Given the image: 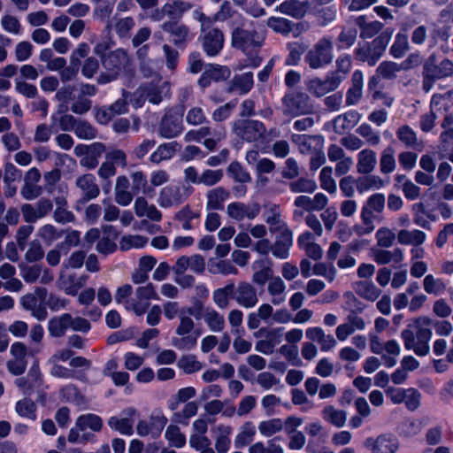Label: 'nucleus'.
<instances>
[{
	"instance_id": "a18cd8bd",
	"label": "nucleus",
	"mask_w": 453,
	"mask_h": 453,
	"mask_svg": "<svg viewBox=\"0 0 453 453\" xmlns=\"http://www.w3.org/2000/svg\"><path fill=\"white\" fill-rule=\"evenodd\" d=\"M230 296L234 297V283H229L224 288H217L212 293L215 305L219 309H226L229 305Z\"/></svg>"
},
{
	"instance_id": "2f4dec72",
	"label": "nucleus",
	"mask_w": 453,
	"mask_h": 453,
	"mask_svg": "<svg viewBox=\"0 0 453 453\" xmlns=\"http://www.w3.org/2000/svg\"><path fill=\"white\" fill-rule=\"evenodd\" d=\"M125 417L119 418L116 416L111 417L108 420V425L111 429L119 431L122 434L131 435L133 434L132 417L135 414V410L128 409L123 411Z\"/></svg>"
},
{
	"instance_id": "680f3d73",
	"label": "nucleus",
	"mask_w": 453,
	"mask_h": 453,
	"mask_svg": "<svg viewBox=\"0 0 453 453\" xmlns=\"http://www.w3.org/2000/svg\"><path fill=\"white\" fill-rule=\"evenodd\" d=\"M401 64L392 61H384L380 63L377 68V73L383 79L392 80L402 71Z\"/></svg>"
},
{
	"instance_id": "37998d69",
	"label": "nucleus",
	"mask_w": 453,
	"mask_h": 453,
	"mask_svg": "<svg viewBox=\"0 0 453 453\" xmlns=\"http://www.w3.org/2000/svg\"><path fill=\"white\" fill-rule=\"evenodd\" d=\"M75 425L80 431H85L87 428H89L94 432H100L103 426V420L99 416L89 413L78 417Z\"/></svg>"
},
{
	"instance_id": "f03ea898",
	"label": "nucleus",
	"mask_w": 453,
	"mask_h": 453,
	"mask_svg": "<svg viewBox=\"0 0 453 453\" xmlns=\"http://www.w3.org/2000/svg\"><path fill=\"white\" fill-rule=\"evenodd\" d=\"M130 61L127 51L122 48L108 52L107 56L103 57L101 60L104 72L97 77V82L105 84L115 81L122 70L130 65Z\"/></svg>"
},
{
	"instance_id": "79ce46f5",
	"label": "nucleus",
	"mask_w": 453,
	"mask_h": 453,
	"mask_svg": "<svg viewBox=\"0 0 453 453\" xmlns=\"http://www.w3.org/2000/svg\"><path fill=\"white\" fill-rule=\"evenodd\" d=\"M232 427L220 425L217 427V436L215 439V449L218 453H227L230 449V434Z\"/></svg>"
},
{
	"instance_id": "9d476101",
	"label": "nucleus",
	"mask_w": 453,
	"mask_h": 453,
	"mask_svg": "<svg viewBox=\"0 0 453 453\" xmlns=\"http://www.w3.org/2000/svg\"><path fill=\"white\" fill-rule=\"evenodd\" d=\"M233 131L241 139L252 142L264 138L266 129L259 120L238 119L233 125Z\"/></svg>"
},
{
	"instance_id": "4be33fe9",
	"label": "nucleus",
	"mask_w": 453,
	"mask_h": 453,
	"mask_svg": "<svg viewBox=\"0 0 453 453\" xmlns=\"http://www.w3.org/2000/svg\"><path fill=\"white\" fill-rule=\"evenodd\" d=\"M291 140L303 155L311 156L324 146V138L321 135L293 134Z\"/></svg>"
},
{
	"instance_id": "9b49d317",
	"label": "nucleus",
	"mask_w": 453,
	"mask_h": 453,
	"mask_svg": "<svg viewBox=\"0 0 453 453\" xmlns=\"http://www.w3.org/2000/svg\"><path fill=\"white\" fill-rule=\"evenodd\" d=\"M284 112L288 115L309 114L313 111L310 97L303 92L286 94L282 98Z\"/></svg>"
},
{
	"instance_id": "052dcab7",
	"label": "nucleus",
	"mask_w": 453,
	"mask_h": 453,
	"mask_svg": "<svg viewBox=\"0 0 453 453\" xmlns=\"http://www.w3.org/2000/svg\"><path fill=\"white\" fill-rule=\"evenodd\" d=\"M289 189L293 193H313L317 188V184L313 180L308 178H298L289 183Z\"/></svg>"
},
{
	"instance_id": "ea45409f",
	"label": "nucleus",
	"mask_w": 453,
	"mask_h": 453,
	"mask_svg": "<svg viewBox=\"0 0 453 453\" xmlns=\"http://www.w3.org/2000/svg\"><path fill=\"white\" fill-rule=\"evenodd\" d=\"M382 52L379 50L377 46L372 42L371 43L359 47L356 50V58L357 60L367 62L370 65H374L381 58Z\"/></svg>"
},
{
	"instance_id": "7c9ffc66",
	"label": "nucleus",
	"mask_w": 453,
	"mask_h": 453,
	"mask_svg": "<svg viewBox=\"0 0 453 453\" xmlns=\"http://www.w3.org/2000/svg\"><path fill=\"white\" fill-rule=\"evenodd\" d=\"M364 76L361 71H355L351 77V87L346 92V104L356 105L363 96Z\"/></svg>"
},
{
	"instance_id": "6ab92c4d",
	"label": "nucleus",
	"mask_w": 453,
	"mask_h": 453,
	"mask_svg": "<svg viewBox=\"0 0 453 453\" xmlns=\"http://www.w3.org/2000/svg\"><path fill=\"white\" fill-rule=\"evenodd\" d=\"M364 445L371 453H395L399 449L397 439L386 434L367 438Z\"/></svg>"
},
{
	"instance_id": "8fccbe9b",
	"label": "nucleus",
	"mask_w": 453,
	"mask_h": 453,
	"mask_svg": "<svg viewBox=\"0 0 453 453\" xmlns=\"http://www.w3.org/2000/svg\"><path fill=\"white\" fill-rule=\"evenodd\" d=\"M403 259V253L400 249L393 250H380L374 253V260L379 265H387L389 263H400Z\"/></svg>"
},
{
	"instance_id": "0eeeda50",
	"label": "nucleus",
	"mask_w": 453,
	"mask_h": 453,
	"mask_svg": "<svg viewBox=\"0 0 453 453\" xmlns=\"http://www.w3.org/2000/svg\"><path fill=\"white\" fill-rule=\"evenodd\" d=\"M47 296L48 291L45 288H36L34 292L21 296L20 304L24 310L30 311L33 317L42 321L48 316L45 307Z\"/></svg>"
},
{
	"instance_id": "f257e3e1",
	"label": "nucleus",
	"mask_w": 453,
	"mask_h": 453,
	"mask_svg": "<svg viewBox=\"0 0 453 453\" xmlns=\"http://www.w3.org/2000/svg\"><path fill=\"white\" fill-rule=\"evenodd\" d=\"M196 315L194 308L181 309L179 313V324L175 329L178 337L172 339V344L180 350H190L197 343L199 333H193L195 322L190 316Z\"/></svg>"
},
{
	"instance_id": "20e7f679",
	"label": "nucleus",
	"mask_w": 453,
	"mask_h": 453,
	"mask_svg": "<svg viewBox=\"0 0 453 453\" xmlns=\"http://www.w3.org/2000/svg\"><path fill=\"white\" fill-rule=\"evenodd\" d=\"M226 137V130L224 127L212 128L210 126H201L198 129H191L184 135L186 142H201L210 151L216 149L219 142Z\"/></svg>"
},
{
	"instance_id": "cd10ccee",
	"label": "nucleus",
	"mask_w": 453,
	"mask_h": 453,
	"mask_svg": "<svg viewBox=\"0 0 453 453\" xmlns=\"http://www.w3.org/2000/svg\"><path fill=\"white\" fill-rule=\"evenodd\" d=\"M15 384L24 394H31L35 388L40 387L42 384L39 366L33 365L27 376L18 378L15 380Z\"/></svg>"
},
{
	"instance_id": "13d9d810",
	"label": "nucleus",
	"mask_w": 453,
	"mask_h": 453,
	"mask_svg": "<svg viewBox=\"0 0 453 453\" xmlns=\"http://www.w3.org/2000/svg\"><path fill=\"white\" fill-rule=\"evenodd\" d=\"M357 29L353 26H346L342 27L338 35V48H349L353 46L357 38Z\"/></svg>"
},
{
	"instance_id": "603ef678",
	"label": "nucleus",
	"mask_w": 453,
	"mask_h": 453,
	"mask_svg": "<svg viewBox=\"0 0 453 453\" xmlns=\"http://www.w3.org/2000/svg\"><path fill=\"white\" fill-rule=\"evenodd\" d=\"M256 434V428L252 422H245L242 427L240 433L236 435L234 443L235 446L240 448L248 445L251 442Z\"/></svg>"
},
{
	"instance_id": "58836bf2",
	"label": "nucleus",
	"mask_w": 453,
	"mask_h": 453,
	"mask_svg": "<svg viewBox=\"0 0 453 453\" xmlns=\"http://www.w3.org/2000/svg\"><path fill=\"white\" fill-rule=\"evenodd\" d=\"M307 4L299 0H287L280 4L278 10L286 15L296 19H302L307 12Z\"/></svg>"
},
{
	"instance_id": "3c124183",
	"label": "nucleus",
	"mask_w": 453,
	"mask_h": 453,
	"mask_svg": "<svg viewBox=\"0 0 453 453\" xmlns=\"http://www.w3.org/2000/svg\"><path fill=\"white\" fill-rule=\"evenodd\" d=\"M284 423L280 418H273L261 421L258 424V431L265 437H270L282 431Z\"/></svg>"
},
{
	"instance_id": "09e8293b",
	"label": "nucleus",
	"mask_w": 453,
	"mask_h": 453,
	"mask_svg": "<svg viewBox=\"0 0 453 453\" xmlns=\"http://www.w3.org/2000/svg\"><path fill=\"white\" fill-rule=\"evenodd\" d=\"M253 73L247 72L235 75L232 81V89H236L241 95L247 94L253 87Z\"/></svg>"
},
{
	"instance_id": "6e6552de",
	"label": "nucleus",
	"mask_w": 453,
	"mask_h": 453,
	"mask_svg": "<svg viewBox=\"0 0 453 453\" xmlns=\"http://www.w3.org/2000/svg\"><path fill=\"white\" fill-rule=\"evenodd\" d=\"M384 207L385 196L382 194H374L367 199L361 211V219L364 226L357 230L358 234H367L374 230L373 220L375 216L373 213H380Z\"/></svg>"
},
{
	"instance_id": "b1692460",
	"label": "nucleus",
	"mask_w": 453,
	"mask_h": 453,
	"mask_svg": "<svg viewBox=\"0 0 453 453\" xmlns=\"http://www.w3.org/2000/svg\"><path fill=\"white\" fill-rule=\"evenodd\" d=\"M397 240L401 244L414 246L411 250L413 259L422 257L423 250L419 247L425 240L422 231L402 229L397 234Z\"/></svg>"
},
{
	"instance_id": "c9c22d12",
	"label": "nucleus",
	"mask_w": 453,
	"mask_h": 453,
	"mask_svg": "<svg viewBox=\"0 0 453 453\" xmlns=\"http://www.w3.org/2000/svg\"><path fill=\"white\" fill-rule=\"evenodd\" d=\"M203 319L212 333H220L226 326L224 316L213 308L207 307L203 313Z\"/></svg>"
},
{
	"instance_id": "bb28decb",
	"label": "nucleus",
	"mask_w": 453,
	"mask_h": 453,
	"mask_svg": "<svg viewBox=\"0 0 453 453\" xmlns=\"http://www.w3.org/2000/svg\"><path fill=\"white\" fill-rule=\"evenodd\" d=\"M162 29L171 35L174 46L180 49L185 47L189 34L188 27L182 24L165 22L162 25Z\"/></svg>"
},
{
	"instance_id": "a878e982",
	"label": "nucleus",
	"mask_w": 453,
	"mask_h": 453,
	"mask_svg": "<svg viewBox=\"0 0 453 453\" xmlns=\"http://www.w3.org/2000/svg\"><path fill=\"white\" fill-rule=\"evenodd\" d=\"M88 279V276L86 274L78 276L76 273H62L59 282L65 294L76 296L78 291L86 285Z\"/></svg>"
},
{
	"instance_id": "0e129e2a",
	"label": "nucleus",
	"mask_w": 453,
	"mask_h": 453,
	"mask_svg": "<svg viewBox=\"0 0 453 453\" xmlns=\"http://www.w3.org/2000/svg\"><path fill=\"white\" fill-rule=\"evenodd\" d=\"M352 65L351 57L348 54L340 55L335 60L336 70L331 72V74H336L341 78V83L346 78L350 71Z\"/></svg>"
},
{
	"instance_id": "7ed1b4c3",
	"label": "nucleus",
	"mask_w": 453,
	"mask_h": 453,
	"mask_svg": "<svg viewBox=\"0 0 453 453\" xmlns=\"http://www.w3.org/2000/svg\"><path fill=\"white\" fill-rule=\"evenodd\" d=\"M265 37L253 28L245 26L234 27L231 32V46L247 56L255 54L264 43Z\"/></svg>"
},
{
	"instance_id": "412c9836",
	"label": "nucleus",
	"mask_w": 453,
	"mask_h": 453,
	"mask_svg": "<svg viewBox=\"0 0 453 453\" xmlns=\"http://www.w3.org/2000/svg\"><path fill=\"white\" fill-rule=\"evenodd\" d=\"M234 299L239 305L247 309L255 307L258 303L256 288L246 281H241L236 288L234 287Z\"/></svg>"
},
{
	"instance_id": "473e14b6",
	"label": "nucleus",
	"mask_w": 453,
	"mask_h": 453,
	"mask_svg": "<svg viewBox=\"0 0 453 453\" xmlns=\"http://www.w3.org/2000/svg\"><path fill=\"white\" fill-rule=\"evenodd\" d=\"M56 208L53 211V219L57 223L67 224L75 220L74 214L68 210V202L65 196H58L54 198Z\"/></svg>"
},
{
	"instance_id": "de8ad7c7",
	"label": "nucleus",
	"mask_w": 453,
	"mask_h": 453,
	"mask_svg": "<svg viewBox=\"0 0 453 453\" xmlns=\"http://www.w3.org/2000/svg\"><path fill=\"white\" fill-rule=\"evenodd\" d=\"M64 231L57 228L52 224H45L37 231V236L41 238L47 245H51L63 236Z\"/></svg>"
},
{
	"instance_id": "338daca9",
	"label": "nucleus",
	"mask_w": 453,
	"mask_h": 453,
	"mask_svg": "<svg viewBox=\"0 0 453 453\" xmlns=\"http://www.w3.org/2000/svg\"><path fill=\"white\" fill-rule=\"evenodd\" d=\"M165 436L173 447L181 448L186 443L185 435L176 425H170L165 430Z\"/></svg>"
},
{
	"instance_id": "6e6d98bb",
	"label": "nucleus",
	"mask_w": 453,
	"mask_h": 453,
	"mask_svg": "<svg viewBox=\"0 0 453 453\" xmlns=\"http://www.w3.org/2000/svg\"><path fill=\"white\" fill-rule=\"evenodd\" d=\"M186 123L192 127H199L207 123L205 111L201 106H192L186 113Z\"/></svg>"
},
{
	"instance_id": "4c0bfd02",
	"label": "nucleus",
	"mask_w": 453,
	"mask_h": 453,
	"mask_svg": "<svg viewBox=\"0 0 453 453\" xmlns=\"http://www.w3.org/2000/svg\"><path fill=\"white\" fill-rule=\"evenodd\" d=\"M71 314L64 313L60 316H55L49 320V334L52 337H61L65 335L67 328H70L69 321Z\"/></svg>"
},
{
	"instance_id": "5701e85b",
	"label": "nucleus",
	"mask_w": 453,
	"mask_h": 453,
	"mask_svg": "<svg viewBox=\"0 0 453 453\" xmlns=\"http://www.w3.org/2000/svg\"><path fill=\"white\" fill-rule=\"evenodd\" d=\"M192 8L189 2L184 0H174L165 4L160 10H157L153 17L159 20L165 16L173 20H180L183 14Z\"/></svg>"
},
{
	"instance_id": "e433bc0d",
	"label": "nucleus",
	"mask_w": 453,
	"mask_h": 453,
	"mask_svg": "<svg viewBox=\"0 0 453 453\" xmlns=\"http://www.w3.org/2000/svg\"><path fill=\"white\" fill-rule=\"evenodd\" d=\"M230 196V193L228 190L222 187H218L216 188L211 189L208 191L206 197V209L207 210H220L223 209V203L226 200H227Z\"/></svg>"
},
{
	"instance_id": "864d4df0",
	"label": "nucleus",
	"mask_w": 453,
	"mask_h": 453,
	"mask_svg": "<svg viewBox=\"0 0 453 453\" xmlns=\"http://www.w3.org/2000/svg\"><path fill=\"white\" fill-rule=\"evenodd\" d=\"M277 439L269 440L266 444L257 441L249 448V453H284L283 448L276 443Z\"/></svg>"
},
{
	"instance_id": "c756f323",
	"label": "nucleus",
	"mask_w": 453,
	"mask_h": 453,
	"mask_svg": "<svg viewBox=\"0 0 453 453\" xmlns=\"http://www.w3.org/2000/svg\"><path fill=\"white\" fill-rule=\"evenodd\" d=\"M293 243V233L291 230H285L280 234L272 244L273 255L280 259H286L289 256V250Z\"/></svg>"
},
{
	"instance_id": "bf43d9fd",
	"label": "nucleus",
	"mask_w": 453,
	"mask_h": 453,
	"mask_svg": "<svg viewBox=\"0 0 453 453\" xmlns=\"http://www.w3.org/2000/svg\"><path fill=\"white\" fill-rule=\"evenodd\" d=\"M15 411L19 416L23 418H27L31 420H35L36 418V404L33 400L29 398H24L18 401L16 403Z\"/></svg>"
},
{
	"instance_id": "2eb2a0df",
	"label": "nucleus",
	"mask_w": 453,
	"mask_h": 453,
	"mask_svg": "<svg viewBox=\"0 0 453 453\" xmlns=\"http://www.w3.org/2000/svg\"><path fill=\"white\" fill-rule=\"evenodd\" d=\"M188 188H181L177 185H167L159 191L157 203L162 208L177 206L188 196Z\"/></svg>"
},
{
	"instance_id": "4d7b16f0",
	"label": "nucleus",
	"mask_w": 453,
	"mask_h": 453,
	"mask_svg": "<svg viewBox=\"0 0 453 453\" xmlns=\"http://www.w3.org/2000/svg\"><path fill=\"white\" fill-rule=\"evenodd\" d=\"M74 134L80 139L93 140L97 136V129L88 121L79 119Z\"/></svg>"
},
{
	"instance_id": "c85d7f7f",
	"label": "nucleus",
	"mask_w": 453,
	"mask_h": 453,
	"mask_svg": "<svg viewBox=\"0 0 453 453\" xmlns=\"http://www.w3.org/2000/svg\"><path fill=\"white\" fill-rule=\"evenodd\" d=\"M134 210L138 218L146 217L152 221L162 219L161 211L154 205L150 204L145 197L138 196L134 203Z\"/></svg>"
},
{
	"instance_id": "393cba45",
	"label": "nucleus",
	"mask_w": 453,
	"mask_h": 453,
	"mask_svg": "<svg viewBox=\"0 0 453 453\" xmlns=\"http://www.w3.org/2000/svg\"><path fill=\"white\" fill-rule=\"evenodd\" d=\"M260 211L257 204H245L239 202L231 203L226 207L228 216L235 220H243L244 219H255Z\"/></svg>"
},
{
	"instance_id": "4468645a",
	"label": "nucleus",
	"mask_w": 453,
	"mask_h": 453,
	"mask_svg": "<svg viewBox=\"0 0 453 453\" xmlns=\"http://www.w3.org/2000/svg\"><path fill=\"white\" fill-rule=\"evenodd\" d=\"M184 130L182 117L176 111H168L159 122L157 133L165 139L179 136Z\"/></svg>"
},
{
	"instance_id": "49530a36",
	"label": "nucleus",
	"mask_w": 453,
	"mask_h": 453,
	"mask_svg": "<svg viewBox=\"0 0 453 453\" xmlns=\"http://www.w3.org/2000/svg\"><path fill=\"white\" fill-rule=\"evenodd\" d=\"M286 285L284 281L280 278H273L268 285V293L272 296V303L274 305H280L285 302L286 298L284 292Z\"/></svg>"
},
{
	"instance_id": "1a4fd4ad",
	"label": "nucleus",
	"mask_w": 453,
	"mask_h": 453,
	"mask_svg": "<svg viewBox=\"0 0 453 453\" xmlns=\"http://www.w3.org/2000/svg\"><path fill=\"white\" fill-rule=\"evenodd\" d=\"M151 299L157 300L158 296L152 283L139 287L134 291V296L126 301L125 308L132 311L135 315L144 314L150 307Z\"/></svg>"
},
{
	"instance_id": "c03bdc74",
	"label": "nucleus",
	"mask_w": 453,
	"mask_h": 453,
	"mask_svg": "<svg viewBox=\"0 0 453 453\" xmlns=\"http://www.w3.org/2000/svg\"><path fill=\"white\" fill-rule=\"evenodd\" d=\"M178 146L179 144L176 142L163 143L159 145L157 150L150 155V161L155 164H159L164 160L170 159L173 157Z\"/></svg>"
},
{
	"instance_id": "72a5a7b5",
	"label": "nucleus",
	"mask_w": 453,
	"mask_h": 453,
	"mask_svg": "<svg viewBox=\"0 0 453 453\" xmlns=\"http://www.w3.org/2000/svg\"><path fill=\"white\" fill-rule=\"evenodd\" d=\"M377 165L376 153L371 149H364L357 154V171L361 174L371 173Z\"/></svg>"
},
{
	"instance_id": "5fc2aeb1",
	"label": "nucleus",
	"mask_w": 453,
	"mask_h": 453,
	"mask_svg": "<svg viewBox=\"0 0 453 453\" xmlns=\"http://www.w3.org/2000/svg\"><path fill=\"white\" fill-rule=\"evenodd\" d=\"M357 294L371 302L375 301L380 295V290L370 281H361L357 284Z\"/></svg>"
},
{
	"instance_id": "f8f14e48",
	"label": "nucleus",
	"mask_w": 453,
	"mask_h": 453,
	"mask_svg": "<svg viewBox=\"0 0 453 453\" xmlns=\"http://www.w3.org/2000/svg\"><path fill=\"white\" fill-rule=\"evenodd\" d=\"M52 210L53 201L48 197H40L35 203H24L20 208L23 219L28 224L45 218Z\"/></svg>"
},
{
	"instance_id": "39448f33",
	"label": "nucleus",
	"mask_w": 453,
	"mask_h": 453,
	"mask_svg": "<svg viewBox=\"0 0 453 453\" xmlns=\"http://www.w3.org/2000/svg\"><path fill=\"white\" fill-rule=\"evenodd\" d=\"M333 41L331 38L319 39L305 55V62L312 69H319L333 61Z\"/></svg>"
},
{
	"instance_id": "a211bd4d",
	"label": "nucleus",
	"mask_w": 453,
	"mask_h": 453,
	"mask_svg": "<svg viewBox=\"0 0 453 453\" xmlns=\"http://www.w3.org/2000/svg\"><path fill=\"white\" fill-rule=\"evenodd\" d=\"M200 40L203 51L210 57H215L223 49L225 35L219 28L212 27L203 33Z\"/></svg>"
},
{
	"instance_id": "69168bd1",
	"label": "nucleus",
	"mask_w": 453,
	"mask_h": 453,
	"mask_svg": "<svg viewBox=\"0 0 453 453\" xmlns=\"http://www.w3.org/2000/svg\"><path fill=\"white\" fill-rule=\"evenodd\" d=\"M148 242V237L138 234H129L121 238L119 246L122 250H127L132 248L139 249L144 247Z\"/></svg>"
},
{
	"instance_id": "a19ab883",
	"label": "nucleus",
	"mask_w": 453,
	"mask_h": 453,
	"mask_svg": "<svg viewBox=\"0 0 453 453\" xmlns=\"http://www.w3.org/2000/svg\"><path fill=\"white\" fill-rule=\"evenodd\" d=\"M322 417L331 425L341 428L346 423L347 412L343 410H337L333 405H326L322 411Z\"/></svg>"
},
{
	"instance_id": "f704fd0d",
	"label": "nucleus",
	"mask_w": 453,
	"mask_h": 453,
	"mask_svg": "<svg viewBox=\"0 0 453 453\" xmlns=\"http://www.w3.org/2000/svg\"><path fill=\"white\" fill-rule=\"evenodd\" d=\"M361 117V114L356 111L339 115L333 121L334 129L339 134L349 130L360 121Z\"/></svg>"
},
{
	"instance_id": "ddd939ff",
	"label": "nucleus",
	"mask_w": 453,
	"mask_h": 453,
	"mask_svg": "<svg viewBox=\"0 0 453 453\" xmlns=\"http://www.w3.org/2000/svg\"><path fill=\"white\" fill-rule=\"evenodd\" d=\"M10 354L12 358L6 363L8 371L15 376L23 374L27 367V347L23 342H16L12 344Z\"/></svg>"
},
{
	"instance_id": "f3484780",
	"label": "nucleus",
	"mask_w": 453,
	"mask_h": 453,
	"mask_svg": "<svg viewBox=\"0 0 453 453\" xmlns=\"http://www.w3.org/2000/svg\"><path fill=\"white\" fill-rule=\"evenodd\" d=\"M75 187L81 192L80 203H85L96 199L100 195V188L96 178L92 173H84L75 180Z\"/></svg>"
},
{
	"instance_id": "dca6fc26",
	"label": "nucleus",
	"mask_w": 453,
	"mask_h": 453,
	"mask_svg": "<svg viewBox=\"0 0 453 453\" xmlns=\"http://www.w3.org/2000/svg\"><path fill=\"white\" fill-rule=\"evenodd\" d=\"M341 85V78L336 74L328 73L325 79L313 78L307 81V90L317 97H321L334 91Z\"/></svg>"
},
{
	"instance_id": "774afa93",
	"label": "nucleus",
	"mask_w": 453,
	"mask_h": 453,
	"mask_svg": "<svg viewBox=\"0 0 453 453\" xmlns=\"http://www.w3.org/2000/svg\"><path fill=\"white\" fill-rule=\"evenodd\" d=\"M357 133L371 146H376L380 142L379 132L373 130V128L366 123L360 125L357 129Z\"/></svg>"
},
{
	"instance_id": "aec40b11",
	"label": "nucleus",
	"mask_w": 453,
	"mask_h": 453,
	"mask_svg": "<svg viewBox=\"0 0 453 453\" xmlns=\"http://www.w3.org/2000/svg\"><path fill=\"white\" fill-rule=\"evenodd\" d=\"M127 102L125 98L116 100L108 106L96 107L95 119L101 125H107L115 116L127 112Z\"/></svg>"
},
{
	"instance_id": "423d86ee",
	"label": "nucleus",
	"mask_w": 453,
	"mask_h": 453,
	"mask_svg": "<svg viewBox=\"0 0 453 453\" xmlns=\"http://www.w3.org/2000/svg\"><path fill=\"white\" fill-rule=\"evenodd\" d=\"M401 335L407 349H412L418 356L425 355V319H416Z\"/></svg>"
},
{
	"instance_id": "e2e57ef3",
	"label": "nucleus",
	"mask_w": 453,
	"mask_h": 453,
	"mask_svg": "<svg viewBox=\"0 0 453 453\" xmlns=\"http://www.w3.org/2000/svg\"><path fill=\"white\" fill-rule=\"evenodd\" d=\"M380 171L382 173H390L395 170V150L392 147H387L381 153L380 160Z\"/></svg>"
}]
</instances>
